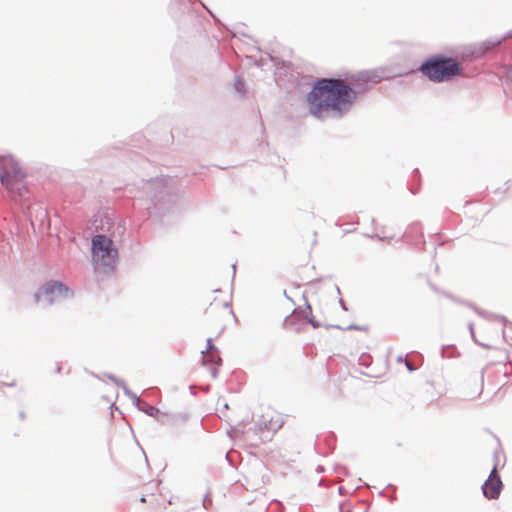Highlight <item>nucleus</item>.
Returning <instances> with one entry per match:
<instances>
[{"instance_id": "6", "label": "nucleus", "mask_w": 512, "mask_h": 512, "mask_svg": "<svg viewBox=\"0 0 512 512\" xmlns=\"http://www.w3.org/2000/svg\"><path fill=\"white\" fill-rule=\"evenodd\" d=\"M45 296L50 304H52L54 301H56L59 297H67L71 295L69 289L64 286L61 282L55 281L46 283L40 291L35 293L34 299L35 302H39L41 296Z\"/></svg>"}, {"instance_id": "4", "label": "nucleus", "mask_w": 512, "mask_h": 512, "mask_svg": "<svg viewBox=\"0 0 512 512\" xmlns=\"http://www.w3.org/2000/svg\"><path fill=\"white\" fill-rule=\"evenodd\" d=\"M420 70L431 81L443 82L460 75L462 68L454 58L433 56L422 64Z\"/></svg>"}, {"instance_id": "1", "label": "nucleus", "mask_w": 512, "mask_h": 512, "mask_svg": "<svg viewBox=\"0 0 512 512\" xmlns=\"http://www.w3.org/2000/svg\"><path fill=\"white\" fill-rule=\"evenodd\" d=\"M356 99V92L344 80L323 78L318 80L307 94L309 112L323 118L329 113L341 116Z\"/></svg>"}, {"instance_id": "10", "label": "nucleus", "mask_w": 512, "mask_h": 512, "mask_svg": "<svg viewBox=\"0 0 512 512\" xmlns=\"http://www.w3.org/2000/svg\"><path fill=\"white\" fill-rule=\"evenodd\" d=\"M140 500L144 503L148 502L151 505L153 512H161L162 508H167L166 501L161 495L152 494L150 495L149 499L142 497Z\"/></svg>"}, {"instance_id": "2", "label": "nucleus", "mask_w": 512, "mask_h": 512, "mask_svg": "<svg viewBox=\"0 0 512 512\" xmlns=\"http://www.w3.org/2000/svg\"><path fill=\"white\" fill-rule=\"evenodd\" d=\"M231 294L222 289L206 292L200 300L205 325L217 335L222 333L233 317Z\"/></svg>"}, {"instance_id": "3", "label": "nucleus", "mask_w": 512, "mask_h": 512, "mask_svg": "<svg viewBox=\"0 0 512 512\" xmlns=\"http://www.w3.org/2000/svg\"><path fill=\"white\" fill-rule=\"evenodd\" d=\"M27 174L17 160L10 155L0 156V182L12 196L27 192Z\"/></svg>"}, {"instance_id": "8", "label": "nucleus", "mask_w": 512, "mask_h": 512, "mask_svg": "<svg viewBox=\"0 0 512 512\" xmlns=\"http://www.w3.org/2000/svg\"><path fill=\"white\" fill-rule=\"evenodd\" d=\"M502 487V481L497 473L496 467H494L482 486L483 494L488 499H497L501 493Z\"/></svg>"}, {"instance_id": "5", "label": "nucleus", "mask_w": 512, "mask_h": 512, "mask_svg": "<svg viewBox=\"0 0 512 512\" xmlns=\"http://www.w3.org/2000/svg\"><path fill=\"white\" fill-rule=\"evenodd\" d=\"M118 251L113 241L105 235L92 239V261L97 269H112L117 261Z\"/></svg>"}, {"instance_id": "7", "label": "nucleus", "mask_w": 512, "mask_h": 512, "mask_svg": "<svg viewBox=\"0 0 512 512\" xmlns=\"http://www.w3.org/2000/svg\"><path fill=\"white\" fill-rule=\"evenodd\" d=\"M258 423L267 430L277 431L282 427L284 419L282 414L272 407H265L261 411Z\"/></svg>"}, {"instance_id": "9", "label": "nucleus", "mask_w": 512, "mask_h": 512, "mask_svg": "<svg viewBox=\"0 0 512 512\" xmlns=\"http://www.w3.org/2000/svg\"><path fill=\"white\" fill-rule=\"evenodd\" d=\"M221 361L216 347L211 344V339H209L207 352L203 355L202 359L203 365L209 366L212 375L215 377L217 374V366L221 364Z\"/></svg>"}]
</instances>
